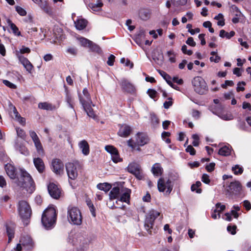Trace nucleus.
Wrapping results in <instances>:
<instances>
[{"mask_svg": "<svg viewBox=\"0 0 251 251\" xmlns=\"http://www.w3.org/2000/svg\"><path fill=\"white\" fill-rule=\"evenodd\" d=\"M148 142V137L145 133L138 132L136 134V143L138 146H143L147 144Z\"/></svg>", "mask_w": 251, "mask_h": 251, "instance_id": "f3484780", "label": "nucleus"}, {"mask_svg": "<svg viewBox=\"0 0 251 251\" xmlns=\"http://www.w3.org/2000/svg\"><path fill=\"white\" fill-rule=\"evenodd\" d=\"M159 74L163 77V78L166 80L167 83L172 88L176 89L177 87L176 85H174L171 81V77L167 74L165 72L161 70H158Z\"/></svg>", "mask_w": 251, "mask_h": 251, "instance_id": "2f4dec72", "label": "nucleus"}, {"mask_svg": "<svg viewBox=\"0 0 251 251\" xmlns=\"http://www.w3.org/2000/svg\"><path fill=\"white\" fill-rule=\"evenodd\" d=\"M20 243L26 250L31 249L33 247V242L29 235H23L20 239Z\"/></svg>", "mask_w": 251, "mask_h": 251, "instance_id": "dca6fc26", "label": "nucleus"}, {"mask_svg": "<svg viewBox=\"0 0 251 251\" xmlns=\"http://www.w3.org/2000/svg\"><path fill=\"white\" fill-rule=\"evenodd\" d=\"M212 213H211V217L214 219H216L217 218H220V213H219L217 209H215L214 210H212Z\"/></svg>", "mask_w": 251, "mask_h": 251, "instance_id": "e2e57ef3", "label": "nucleus"}, {"mask_svg": "<svg viewBox=\"0 0 251 251\" xmlns=\"http://www.w3.org/2000/svg\"><path fill=\"white\" fill-rule=\"evenodd\" d=\"M115 56L113 54H111L108 58L107 64L110 66H113L115 61Z\"/></svg>", "mask_w": 251, "mask_h": 251, "instance_id": "052dcab7", "label": "nucleus"}, {"mask_svg": "<svg viewBox=\"0 0 251 251\" xmlns=\"http://www.w3.org/2000/svg\"><path fill=\"white\" fill-rule=\"evenodd\" d=\"M78 164L77 162H69L66 164V169L69 179L75 180L78 176L77 168Z\"/></svg>", "mask_w": 251, "mask_h": 251, "instance_id": "1a4fd4ad", "label": "nucleus"}, {"mask_svg": "<svg viewBox=\"0 0 251 251\" xmlns=\"http://www.w3.org/2000/svg\"><path fill=\"white\" fill-rule=\"evenodd\" d=\"M91 43L92 44H89V46L88 47L90 48L91 51L96 52L98 53H100L101 52L100 48L98 45L93 43L92 41H91Z\"/></svg>", "mask_w": 251, "mask_h": 251, "instance_id": "37998d69", "label": "nucleus"}, {"mask_svg": "<svg viewBox=\"0 0 251 251\" xmlns=\"http://www.w3.org/2000/svg\"><path fill=\"white\" fill-rule=\"evenodd\" d=\"M151 171L154 176L158 177L162 175L163 169L160 164L156 163L152 166Z\"/></svg>", "mask_w": 251, "mask_h": 251, "instance_id": "bb28decb", "label": "nucleus"}, {"mask_svg": "<svg viewBox=\"0 0 251 251\" xmlns=\"http://www.w3.org/2000/svg\"><path fill=\"white\" fill-rule=\"evenodd\" d=\"M157 187L159 192H163L167 189L166 194L169 195L173 190V185L171 180L168 179L166 181L163 178H160L157 181Z\"/></svg>", "mask_w": 251, "mask_h": 251, "instance_id": "6e6552de", "label": "nucleus"}, {"mask_svg": "<svg viewBox=\"0 0 251 251\" xmlns=\"http://www.w3.org/2000/svg\"><path fill=\"white\" fill-rule=\"evenodd\" d=\"M215 163L212 162L206 166L205 169L208 172H212L215 168Z\"/></svg>", "mask_w": 251, "mask_h": 251, "instance_id": "680f3d73", "label": "nucleus"}, {"mask_svg": "<svg viewBox=\"0 0 251 251\" xmlns=\"http://www.w3.org/2000/svg\"><path fill=\"white\" fill-rule=\"evenodd\" d=\"M16 132L18 137L23 139H25L26 137V134L24 130L20 128H16Z\"/></svg>", "mask_w": 251, "mask_h": 251, "instance_id": "3c124183", "label": "nucleus"}, {"mask_svg": "<svg viewBox=\"0 0 251 251\" xmlns=\"http://www.w3.org/2000/svg\"><path fill=\"white\" fill-rule=\"evenodd\" d=\"M48 190L50 196L54 199L60 197L61 190L58 186L54 183H50L48 186Z\"/></svg>", "mask_w": 251, "mask_h": 251, "instance_id": "f8f14e48", "label": "nucleus"}, {"mask_svg": "<svg viewBox=\"0 0 251 251\" xmlns=\"http://www.w3.org/2000/svg\"><path fill=\"white\" fill-rule=\"evenodd\" d=\"M147 93L149 96L152 99L156 97L157 94V92L155 90L151 89H149L148 90Z\"/></svg>", "mask_w": 251, "mask_h": 251, "instance_id": "774afa93", "label": "nucleus"}, {"mask_svg": "<svg viewBox=\"0 0 251 251\" xmlns=\"http://www.w3.org/2000/svg\"><path fill=\"white\" fill-rule=\"evenodd\" d=\"M186 151L189 152L192 155H194L196 154V151L191 145H189L187 147Z\"/></svg>", "mask_w": 251, "mask_h": 251, "instance_id": "69168bd1", "label": "nucleus"}, {"mask_svg": "<svg viewBox=\"0 0 251 251\" xmlns=\"http://www.w3.org/2000/svg\"><path fill=\"white\" fill-rule=\"evenodd\" d=\"M194 91L200 95H204L208 91V88L204 79L201 76L195 77L192 81Z\"/></svg>", "mask_w": 251, "mask_h": 251, "instance_id": "0eeeda50", "label": "nucleus"}, {"mask_svg": "<svg viewBox=\"0 0 251 251\" xmlns=\"http://www.w3.org/2000/svg\"><path fill=\"white\" fill-rule=\"evenodd\" d=\"M5 170L7 175L11 179H15L18 177L17 172L15 167L11 164L7 163L5 165Z\"/></svg>", "mask_w": 251, "mask_h": 251, "instance_id": "6ab92c4d", "label": "nucleus"}, {"mask_svg": "<svg viewBox=\"0 0 251 251\" xmlns=\"http://www.w3.org/2000/svg\"><path fill=\"white\" fill-rule=\"evenodd\" d=\"M235 35V32L233 31H230L229 33L226 32L224 29H222L220 31L219 36L222 38L226 37L229 39Z\"/></svg>", "mask_w": 251, "mask_h": 251, "instance_id": "a19ab883", "label": "nucleus"}, {"mask_svg": "<svg viewBox=\"0 0 251 251\" xmlns=\"http://www.w3.org/2000/svg\"><path fill=\"white\" fill-rule=\"evenodd\" d=\"M212 113L217 115L219 117L225 121H229L233 119V116L231 114L218 113L215 111H212Z\"/></svg>", "mask_w": 251, "mask_h": 251, "instance_id": "58836bf2", "label": "nucleus"}, {"mask_svg": "<svg viewBox=\"0 0 251 251\" xmlns=\"http://www.w3.org/2000/svg\"><path fill=\"white\" fill-rule=\"evenodd\" d=\"M16 10L20 16H24L26 15V11L24 8L19 6H17L16 7Z\"/></svg>", "mask_w": 251, "mask_h": 251, "instance_id": "864d4df0", "label": "nucleus"}, {"mask_svg": "<svg viewBox=\"0 0 251 251\" xmlns=\"http://www.w3.org/2000/svg\"><path fill=\"white\" fill-rule=\"evenodd\" d=\"M171 1L174 5L177 6L185 5L187 0H171Z\"/></svg>", "mask_w": 251, "mask_h": 251, "instance_id": "8fccbe9b", "label": "nucleus"}, {"mask_svg": "<svg viewBox=\"0 0 251 251\" xmlns=\"http://www.w3.org/2000/svg\"><path fill=\"white\" fill-rule=\"evenodd\" d=\"M64 87L65 93V101L68 104V106L70 108L74 109V100L71 93L66 86H64Z\"/></svg>", "mask_w": 251, "mask_h": 251, "instance_id": "393cba45", "label": "nucleus"}, {"mask_svg": "<svg viewBox=\"0 0 251 251\" xmlns=\"http://www.w3.org/2000/svg\"><path fill=\"white\" fill-rule=\"evenodd\" d=\"M160 212L151 209L149 211L146 216L144 226L147 231L150 234H152L151 229L153 228L154 220L160 216Z\"/></svg>", "mask_w": 251, "mask_h": 251, "instance_id": "423d86ee", "label": "nucleus"}, {"mask_svg": "<svg viewBox=\"0 0 251 251\" xmlns=\"http://www.w3.org/2000/svg\"><path fill=\"white\" fill-rule=\"evenodd\" d=\"M201 180L205 184H209L210 180L209 179V176L206 174H204L201 177Z\"/></svg>", "mask_w": 251, "mask_h": 251, "instance_id": "338daca9", "label": "nucleus"}, {"mask_svg": "<svg viewBox=\"0 0 251 251\" xmlns=\"http://www.w3.org/2000/svg\"><path fill=\"white\" fill-rule=\"evenodd\" d=\"M237 228V226L235 225L234 226H228L227 227V230L230 232V233L232 235H234L236 233V229Z\"/></svg>", "mask_w": 251, "mask_h": 251, "instance_id": "bf43d9fd", "label": "nucleus"}, {"mask_svg": "<svg viewBox=\"0 0 251 251\" xmlns=\"http://www.w3.org/2000/svg\"><path fill=\"white\" fill-rule=\"evenodd\" d=\"M151 124L154 127H156L159 123V120L155 115H151Z\"/></svg>", "mask_w": 251, "mask_h": 251, "instance_id": "5fc2aeb1", "label": "nucleus"}, {"mask_svg": "<svg viewBox=\"0 0 251 251\" xmlns=\"http://www.w3.org/2000/svg\"><path fill=\"white\" fill-rule=\"evenodd\" d=\"M131 131V128L128 125H124L121 126L118 132V134L122 137H126L128 136Z\"/></svg>", "mask_w": 251, "mask_h": 251, "instance_id": "4be33fe9", "label": "nucleus"}, {"mask_svg": "<svg viewBox=\"0 0 251 251\" xmlns=\"http://www.w3.org/2000/svg\"><path fill=\"white\" fill-rule=\"evenodd\" d=\"M105 150L111 154V156L118 151L116 148L113 146L107 145L105 147Z\"/></svg>", "mask_w": 251, "mask_h": 251, "instance_id": "49530a36", "label": "nucleus"}, {"mask_svg": "<svg viewBox=\"0 0 251 251\" xmlns=\"http://www.w3.org/2000/svg\"><path fill=\"white\" fill-rule=\"evenodd\" d=\"M215 207V208L217 209V211L219 213L225 210L226 209V206L224 204H221V203L220 202L216 203Z\"/></svg>", "mask_w": 251, "mask_h": 251, "instance_id": "6e6d98bb", "label": "nucleus"}, {"mask_svg": "<svg viewBox=\"0 0 251 251\" xmlns=\"http://www.w3.org/2000/svg\"><path fill=\"white\" fill-rule=\"evenodd\" d=\"M20 177L18 178V185L25 188L29 193L35 190V184L31 176L25 170L20 169Z\"/></svg>", "mask_w": 251, "mask_h": 251, "instance_id": "f03ea898", "label": "nucleus"}, {"mask_svg": "<svg viewBox=\"0 0 251 251\" xmlns=\"http://www.w3.org/2000/svg\"><path fill=\"white\" fill-rule=\"evenodd\" d=\"M187 47L186 45H184L182 46L181 50L184 54H186L188 55H191L193 53V51L191 50H187Z\"/></svg>", "mask_w": 251, "mask_h": 251, "instance_id": "0e129e2a", "label": "nucleus"}, {"mask_svg": "<svg viewBox=\"0 0 251 251\" xmlns=\"http://www.w3.org/2000/svg\"><path fill=\"white\" fill-rule=\"evenodd\" d=\"M152 59L158 65H162L163 62V55L159 50L154 51L152 55Z\"/></svg>", "mask_w": 251, "mask_h": 251, "instance_id": "cd10ccee", "label": "nucleus"}, {"mask_svg": "<svg viewBox=\"0 0 251 251\" xmlns=\"http://www.w3.org/2000/svg\"><path fill=\"white\" fill-rule=\"evenodd\" d=\"M230 149L229 147L225 146L219 149L218 153L221 155L227 156L230 155Z\"/></svg>", "mask_w": 251, "mask_h": 251, "instance_id": "ea45409f", "label": "nucleus"}, {"mask_svg": "<svg viewBox=\"0 0 251 251\" xmlns=\"http://www.w3.org/2000/svg\"><path fill=\"white\" fill-rule=\"evenodd\" d=\"M130 193L131 190L130 189L122 187V192L120 194L121 196L120 199L116 201V202H125L128 203L129 202Z\"/></svg>", "mask_w": 251, "mask_h": 251, "instance_id": "2eb2a0df", "label": "nucleus"}, {"mask_svg": "<svg viewBox=\"0 0 251 251\" xmlns=\"http://www.w3.org/2000/svg\"><path fill=\"white\" fill-rule=\"evenodd\" d=\"M229 189L234 194H239L242 190V186L238 181H235L230 183Z\"/></svg>", "mask_w": 251, "mask_h": 251, "instance_id": "b1692460", "label": "nucleus"}, {"mask_svg": "<svg viewBox=\"0 0 251 251\" xmlns=\"http://www.w3.org/2000/svg\"><path fill=\"white\" fill-rule=\"evenodd\" d=\"M75 24L77 29L82 30L86 26L87 21L83 19H78Z\"/></svg>", "mask_w": 251, "mask_h": 251, "instance_id": "f704fd0d", "label": "nucleus"}, {"mask_svg": "<svg viewBox=\"0 0 251 251\" xmlns=\"http://www.w3.org/2000/svg\"><path fill=\"white\" fill-rule=\"evenodd\" d=\"M38 107L41 109L46 110H53L55 108V106L52 105L51 103H49L47 102L39 103Z\"/></svg>", "mask_w": 251, "mask_h": 251, "instance_id": "e433bc0d", "label": "nucleus"}, {"mask_svg": "<svg viewBox=\"0 0 251 251\" xmlns=\"http://www.w3.org/2000/svg\"><path fill=\"white\" fill-rule=\"evenodd\" d=\"M103 5V3L100 0H98L97 3H91L89 4V7L93 11L98 12L101 10V7Z\"/></svg>", "mask_w": 251, "mask_h": 251, "instance_id": "c9c22d12", "label": "nucleus"}, {"mask_svg": "<svg viewBox=\"0 0 251 251\" xmlns=\"http://www.w3.org/2000/svg\"><path fill=\"white\" fill-rule=\"evenodd\" d=\"M33 164L39 173L44 172L45 168V164L43 160L39 157H34L33 158Z\"/></svg>", "mask_w": 251, "mask_h": 251, "instance_id": "aec40b11", "label": "nucleus"}, {"mask_svg": "<svg viewBox=\"0 0 251 251\" xmlns=\"http://www.w3.org/2000/svg\"><path fill=\"white\" fill-rule=\"evenodd\" d=\"M78 147L84 155L89 154L90 152L89 145L86 140H83L80 141L78 143Z\"/></svg>", "mask_w": 251, "mask_h": 251, "instance_id": "a878e982", "label": "nucleus"}, {"mask_svg": "<svg viewBox=\"0 0 251 251\" xmlns=\"http://www.w3.org/2000/svg\"><path fill=\"white\" fill-rule=\"evenodd\" d=\"M3 83L6 86L10 88L11 89H16L17 88V86L14 84L10 82L8 80H3Z\"/></svg>", "mask_w": 251, "mask_h": 251, "instance_id": "13d9d810", "label": "nucleus"}, {"mask_svg": "<svg viewBox=\"0 0 251 251\" xmlns=\"http://www.w3.org/2000/svg\"><path fill=\"white\" fill-rule=\"evenodd\" d=\"M18 209L19 215L22 219L24 224H28V220L30 218L32 211L30 205L25 201H20L18 203Z\"/></svg>", "mask_w": 251, "mask_h": 251, "instance_id": "39448f33", "label": "nucleus"}, {"mask_svg": "<svg viewBox=\"0 0 251 251\" xmlns=\"http://www.w3.org/2000/svg\"><path fill=\"white\" fill-rule=\"evenodd\" d=\"M122 188L119 187H113L109 193V199L110 200L117 199L121 194Z\"/></svg>", "mask_w": 251, "mask_h": 251, "instance_id": "7c9ffc66", "label": "nucleus"}, {"mask_svg": "<svg viewBox=\"0 0 251 251\" xmlns=\"http://www.w3.org/2000/svg\"><path fill=\"white\" fill-rule=\"evenodd\" d=\"M98 189L100 190L107 192L111 188V186L107 183H99L97 186Z\"/></svg>", "mask_w": 251, "mask_h": 251, "instance_id": "79ce46f5", "label": "nucleus"}, {"mask_svg": "<svg viewBox=\"0 0 251 251\" xmlns=\"http://www.w3.org/2000/svg\"><path fill=\"white\" fill-rule=\"evenodd\" d=\"M111 159L115 163L122 161V159L120 157L118 151L111 155Z\"/></svg>", "mask_w": 251, "mask_h": 251, "instance_id": "09e8293b", "label": "nucleus"}, {"mask_svg": "<svg viewBox=\"0 0 251 251\" xmlns=\"http://www.w3.org/2000/svg\"><path fill=\"white\" fill-rule=\"evenodd\" d=\"M67 218L71 224L80 226L82 222L80 210L76 207L69 206L67 209Z\"/></svg>", "mask_w": 251, "mask_h": 251, "instance_id": "20e7f679", "label": "nucleus"}, {"mask_svg": "<svg viewBox=\"0 0 251 251\" xmlns=\"http://www.w3.org/2000/svg\"><path fill=\"white\" fill-rule=\"evenodd\" d=\"M56 211L53 206H50L43 212L41 222L44 227L48 230L52 229L56 220Z\"/></svg>", "mask_w": 251, "mask_h": 251, "instance_id": "f257e3e1", "label": "nucleus"}, {"mask_svg": "<svg viewBox=\"0 0 251 251\" xmlns=\"http://www.w3.org/2000/svg\"><path fill=\"white\" fill-rule=\"evenodd\" d=\"M52 169L56 175H61L63 172L64 165L59 159H54L52 161Z\"/></svg>", "mask_w": 251, "mask_h": 251, "instance_id": "4468645a", "label": "nucleus"}, {"mask_svg": "<svg viewBox=\"0 0 251 251\" xmlns=\"http://www.w3.org/2000/svg\"><path fill=\"white\" fill-rule=\"evenodd\" d=\"M120 84L123 91L128 93H133L135 91L134 86L128 80L123 78L121 79Z\"/></svg>", "mask_w": 251, "mask_h": 251, "instance_id": "ddd939ff", "label": "nucleus"}, {"mask_svg": "<svg viewBox=\"0 0 251 251\" xmlns=\"http://www.w3.org/2000/svg\"><path fill=\"white\" fill-rule=\"evenodd\" d=\"M17 56L19 58V61L21 64L24 66L26 70L29 73H31L32 69L33 68V65L23 55H19L17 54Z\"/></svg>", "mask_w": 251, "mask_h": 251, "instance_id": "a211bd4d", "label": "nucleus"}, {"mask_svg": "<svg viewBox=\"0 0 251 251\" xmlns=\"http://www.w3.org/2000/svg\"><path fill=\"white\" fill-rule=\"evenodd\" d=\"M201 185V183L200 181H197L195 184H193V185H192L191 187V191L193 192L196 191V193L198 194L201 193L202 190L200 188L197 189V188H199Z\"/></svg>", "mask_w": 251, "mask_h": 251, "instance_id": "a18cd8bd", "label": "nucleus"}, {"mask_svg": "<svg viewBox=\"0 0 251 251\" xmlns=\"http://www.w3.org/2000/svg\"><path fill=\"white\" fill-rule=\"evenodd\" d=\"M30 52V49L29 48L25 47V46H22V48L20 49L19 51H17V54H18L19 55H21L19 54V53L21 54L24 53H29Z\"/></svg>", "mask_w": 251, "mask_h": 251, "instance_id": "603ef678", "label": "nucleus"}, {"mask_svg": "<svg viewBox=\"0 0 251 251\" xmlns=\"http://www.w3.org/2000/svg\"><path fill=\"white\" fill-rule=\"evenodd\" d=\"M39 5L40 8L44 11L47 14L51 15L53 14V12L52 9L50 7L48 4V3L45 1H42L41 0L38 1V2H36Z\"/></svg>", "mask_w": 251, "mask_h": 251, "instance_id": "c85d7f7f", "label": "nucleus"}, {"mask_svg": "<svg viewBox=\"0 0 251 251\" xmlns=\"http://www.w3.org/2000/svg\"><path fill=\"white\" fill-rule=\"evenodd\" d=\"M151 11L148 8H141L139 11V16L143 20H147L151 16Z\"/></svg>", "mask_w": 251, "mask_h": 251, "instance_id": "473e14b6", "label": "nucleus"}, {"mask_svg": "<svg viewBox=\"0 0 251 251\" xmlns=\"http://www.w3.org/2000/svg\"><path fill=\"white\" fill-rule=\"evenodd\" d=\"M6 231L8 237V242L10 243L11 240L14 237L15 226L13 223H6L5 225Z\"/></svg>", "mask_w": 251, "mask_h": 251, "instance_id": "412c9836", "label": "nucleus"}, {"mask_svg": "<svg viewBox=\"0 0 251 251\" xmlns=\"http://www.w3.org/2000/svg\"><path fill=\"white\" fill-rule=\"evenodd\" d=\"M83 96L79 95V100L81 103V99L83 100L84 103L86 104L92 103V101L91 99L90 95L88 92V91L86 88H85L83 90Z\"/></svg>", "mask_w": 251, "mask_h": 251, "instance_id": "c756f323", "label": "nucleus"}, {"mask_svg": "<svg viewBox=\"0 0 251 251\" xmlns=\"http://www.w3.org/2000/svg\"><path fill=\"white\" fill-rule=\"evenodd\" d=\"M81 104H82L84 110L87 113V114L88 116L90 117H92L94 118L95 115L93 109L92 108V106H94L93 103H88L86 104L85 103H84L82 100L81 99Z\"/></svg>", "mask_w": 251, "mask_h": 251, "instance_id": "5701e85b", "label": "nucleus"}, {"mask_svg": "<svg viewBox=\"0 0 251 251\" xmlns=\"http://www.w3.org/2000/svg\"><path fill=\"white\" fill-rule=\"evenodd\" d=\"M128 172L134 175L136 177L141 180L144 176L140 166L136 163H131L127 167Z\"/></svg>", "mask_w": 251, "mask_h": 251, "instance_id": "9b49d317", "label": "nucleus"}, {"mask_svg": "<svg viewBox=\"0 0 251 251\" xmlns=\"http://www.w3.org/2000/svg\"><path fill=\"white\" fill-rule=\"evenodd\" d=\"M232 170L233 171L234 174L236 175H241L243 172V168L242 167H240L238 165H235L234 167H232Z\"/></svg>", "mask_w": 251, "mask_h": 251, "instance_id": "de8ad7c7", "label": "nucleus"}, {"mask_svg": "<svg viewBox=\"0 0 251 251\" xmlns=\"http://www.w3.org/2000/svg\"><path fill=\"white\" fill-rule=\"evenodd\" d=\"M246 85V83L244 81L239 82L237 84L236 90L237 92L243 91L245 90L244 86Z\"/></svg>", "mask_w": 251, "mask_h": 251, "instance_id": "4d7b16f0", "label": "nucleus"}, {"mask_svg": "<svg viewBox=\"0 0 251 251\" xmlns=\"http://www.w3.org/2000/svg\"><path fill=\"white\" fill-rule=\"evenodd\" d=\"M30 136L32 138L35 146L36 147L37 155L40 157H43L44 156L45 153L44 151L43 150L42 145L40 142V141L36 134V133L33 131H30L29 132Z\"/></svg>", "mask_w": 251, "mask_h": 251, "instance_id": "9d476101", "label": "nucleus"}, {"mask_svg": "<svg viewBox=\"0 0 251 251\" xmlns=\"http://www.w3.org/2000/svg\"><path fill=\"white\" fill-rule=\"evenodd\" d=\"M7 23L10 26L11 29L12 30V32L15 35L18 36H21V32L19 31V28L10 19L7 20Z\"/></svg>", "mask_w": 251, "mask_h": 251, "instance_id": "4c0bfd02", "label": "nucleus"}, {"mask_svg": "<svg viewBox=\"0 0 251 251\" xmlns=\"http://www.w3.org/2000/svg\"><path fill=\"white\" fill-rule=\"evenodd\" d=\"M78 40L79 41L81 45L83 47H89V44H92L91 41L84 37L78 38Z\"/></svg>", "mask_w": 251, "mask_h": 251, "instance_id": "c03bdc74", "label": "nucleus"}, {"mask_svg": "<svg viewBox=\"0 0 251 251\" xmlns=\"http://www.w3.org/2000/svg\"><path fill=\"white\" fill-rule=\"evenodd\" d=\"M85 236L81 233H76L69 236V242L76 246L78 251H84L87 248L88 242Z\"/></svg>", "mask_w": 251, "mask_h": 251, "instance_id": "7ed1b4c3", "label": "nucleus"}, {"mask_svg": "<svg viewBox=\"0 0 251 251\" xmlns=\"http://www.w3.org/2000/svg\"><path fill=\"white\" fill-rule=\"evenodd\" d=\"M15 147L16 150L19 151L21 154H24L25 156L29 155V152L28 150L23 144H20L18 142H16L15 145Z\"/></svg>", "mask_w": 251, "mask_h": 251, "instance_id": "72a5a7b5", "label": "nucleus"}]
</instances>
